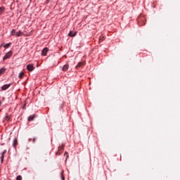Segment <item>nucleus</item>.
<instances>
[{
	"label": "nucleus",
	"mask_w": 180,
	"mask_h": 180,
	"mask_svg": "<svg viewBox=\"0 0 180 180\" xmlns=\"http://www.w3.org/2000/svg\"><path fill=\"white\" fill-rule=\"evenodd\" d=\"M12 54H13L12 51H8L3 58V60L5 61V60H8V58H11V57H12Z\"/></svg>",
	"instance_id": "f257e3e1"
},
{
	"label": "nucleus",
	"mask_w": 180,
	"mask_h": 180,
	"mask_svg": "<svg viewBox=\"0 0 180 180\" xmlns=\"http://www.w3.org/2000/svg\"><path fill=\"white\" fill-rule=\"evenodd\" d=\"M64 151V145L58 147V150L56 152V155H60Z\"/></svg>",
	"instance_id": "f03ea898"
},
{
	"label": "nucleus",
	"mask_w": 180,
	"mask_h": 180,
	"mask_svg": "<svg viewBox=\"0 0 180 180\" xmlns=\"http://www.w3.org/2000/svg\"><path fill=\"white\" fill-rule=\"evenodd\" d=\"M27 70H28V71L30 72H32L34 70V67L33 66V65H27Z\"/></svg>",
	"instance_id": "7ed1b4c3"
},
{
	"label": "nucleus",
	"mask_w": 180,
	"mask_h": 180,
	"mask_svg": "<svg viewBox=\"0 0 180 180\" xmlns=\"http://www.w3.org/2000/svg\"><path fill=\"white\" fill-rule=\"evenodd\" d=\"M70 68V65L68 64L64 65L62 68V71H68V69Z\"/></svg>",
	"instance_id": "20e7f679"
},
{
	"label": "nucleus",
	"mask_w": 180,
	"mask_h": 180,
	"mask_svg": "<svg viewBox=\"0 0 180 180\" xmlns=\"http://www.w3.org/2000/svg\"><path fill=\"white\" fill-rule=\"evenodd\" d=\"M49 51V48H44L41 51L42 56H47V53Z\"/></svg>",
	"instance_id": "39448f33"
},
{
	"label": "nucleus",
	"mask_w": 180,
	"mask_h": 180,
	"mask_svg": "<svg viewBox=\"0 0 180 180\" xmlns=\"http://www.w3.org/2000/svg\"><path fill=\"white\" fill-rule=\"evenodd\" d=\"M6 154V150H4L3 153L1 154L0 159H1V162H4V157Z\"/></svg>",
	"instance_id": "423d86ee"
},
{
	"label": "nucleus",
	"mask_w": 180,
	"mask_h": 180,
	"mask_svg": "<svg viewBox=\"0 0 180 180\" xmlns=\"http://www.w3.org/2000/svg\"><path fill=\"white\" fill-rule=\"evenodd\" d=\"M68 36H70V37H75V36H77V32H72V31H70Z\"/></svg>",
	"instance_id": "0eeeda50"
},
{
	"label": "nucleus",
	"mask_w": 180,
	"mask_h": 180,
	"mask_svg": "<svg viewBox=\"0 0 180 180\" xmlns=\"http://www.w3.org/2000/svg\"><path fill=\"white\" fill-rule=\"evenodd\" d=\"M9 86H11V84H5L1 87V91H6V89H8V88H9Z\"/></svg>",
	"instance_id": "6e6552de"
},
{
	"label": "nucleus",
	"mask_w": 180,
	"mask_h": 180,
	"mask_svg": "<svg viewBox=\"0 0 180 180\" xmlns=\"http://www.w3.org/2000/svg\"><path fill=\"white\" fill-rule=\"evenodd\" d=\"M140 20H142V21H143V23H142V24L140 23ZM139 23L140 25H144V24L146 23L145 18H142V19H141V18H139Z\"/></svg>",
	"instance_id": "1a4fd4ad"
},
{
	"label": "nucleus",
	"mask_w": 180,
	"mask_h": 180,
	"mask_svg": "<svg viewBox=\"0 0 180 180\" xmlns=\"http://www.w3.org/2000/svg\"><path fill=\"white\" fill-rule=\"evenodd\" d=\"M6 71V69L4 68H2L1 69H0V75H2V74H4Z\"/></svg>",
	"instance_id": "9d476101"
},
{
	"label": "nucleus",
	"mask_w": 180,
	"mask_h": 180,
	"mask_svg": "<svg viewBox=\"0 0 180 180\" xmlns=\"http://www.w3.org/2000/svg\"><path fill=\"white\" fill-rule=\"evenodd\" d=\"M22 34H23V33L21 31H19V32H16L15 36L17 37H20V36H22Z\"/></svg>",
	"instance_id": "9b49d317"
},
{
	"label": "nucleus",
	"mask_w": 180,
	"mask_h": 180,
	"mask_svg": "<svg viewBox=\"0 0 180 180\" xmlns=\"http://www.w3.org/2000/svg\"><path fill=\"white\" fill-rule=\"evenodd\" d=\"M24 76H25V73H24L23 72H21L19 74L18 77L20 78V79H22Z\"/></svg>",
	"instance_id": "f8f14e48"
},
{
	"label": "nucleus",
	"mask_w": 180,
	"mask_h": 180,
	"mask_svg": "<svg viewBox=\"0 0 180 180\" xmlns=\"http://www.w3.org/2000/svg\"><path fill=\"white\" fill-rule=\"evenodd\" d=\"M13 147H16V146H18V139H15L13 140Z\"/></svg>",
	"instance_id": "ddd939ff"
},
{
	"label": "nucleus",
	"mask_w": 180,
	"mask_h": 180,
	"mask_svg": "<svg viewBox=\"0 0 180 180\" xmlns=\"http://www.w3.org/2000/svg\"><path fill=\"white\" fill-rule=\"evenodd\" d=\"M5 12V7H0V15H2Z\"/></svg>",
	"instance_id": "4468645a"
},
{
	"label": "nucleus",
	"mask_w": 180,
	"mask_h": 180,
	"mask_svg": "<svg viewBox=\"0 0 180 180\" xmlns=\"http://www.w3.org/2000/svg\"><path fill=\"white\" fill-rule=\"evenodd\" d=\"M34 115H30V116L28 117L29 122H32V120H34Z\"/></svg>",
	"instance_id": "2eb2a0df"
},
{
	"label": "nucleus",
	"mask_w": 180,
	"mask_h": 180,
	"mask_svg": "<svg viewBox=\"0 0 180 180\" xmlns=\"http://www.w3.org/2000/svg\"><path fill=\"white\" fill-rule=\"evenodd\" d=\"M11 36H16V30H13L11 31Z\"/></svg>",
	"instance_id": "dca6fc26"
},
{
	"label": "nucleus",
	"mask_w": 180,
	"mask_h": 180,
	"mask_svg": "<svg viewBox=\"0 0 180 180\" xmlns=\"http://www.w3.org/2000/svg\"><path fill=\"white\" fill-rule=\"evenodd\" d=\"M82 65H84L83 63H79L78 65L76 67H77V68H78L79 67H82Z\"/></svg>",
	"instance_id": "f3484780"
},
{
	"label": "nucleus",
	"mask_w": 180,
	"mask_h": 180,
	"mask_svg": "<svg viewBox=\"0 0 180 180\" xmlns=\"http://www.w3.org/2000/svg\"><path fill=\"white\" fill-rule=\"evenodd\" d=\"M10 46H11V43H8V44H6V45L4 46V48H5V49H9Z\"/></svg>",
	"instance_id": "a211bd4d"
},
{
	"label": "nucleus",
	"mask_w": 180,
	"mask_h": 180,
	"mask_svg": "<svg viewBox=\"0 0 180 180\" xmlns=\"http://www.w3.org/2000/svg\"><path fill=\"white\" fill-rule=\"evenodd\" d=\"M64 157H66V160L68 159V152H65Z\"/></svg>",
	"instance_id": "6ab92c4d"
},
{
	"label": "nucleus",
	"mask_w": 180,
	"mask_h": 180,
	"mask_svg": "<svg viewBox=\"0 0 180 180\" xmlns=\"http://www.w3.org/2000/svg\"><path fill=\"white\" fill-rule=\"evenodd\" d=\"M16 180H22V176H18Z\"/></svg>",
	"instance_id": "aec40b11"
},
{
	"label": "nucleus",
	"mask_w": 180,
	"mask_h": 180,
	"mask_svg": "<svg viewBox=\"0 0 180 180\" xmlns=\"http://www.w3.org/2000/svg\"><path fill=\"white\" fill-rule=\"evenodd\" d=\"M62 179L65 180L64 176L63 175V173H61Z\"/></svg>",
	"instance_id": "412c9836"
},
{
	"label": "nucleus",
	"mask_w": 180,
	"mask_h": 180,
	"mask_svg": "<svg viewBox=\"0 0 180 180\" xmlns=\"http://www.w3.org/2000/svg\"><path fill=\"white\" fill-rule=\"evenodd\" d=\"M25 107H26V104L24 105V106L22 107V109H25Z\"/></svg>",
	"instance_id": "4be33fe9"
},
{
	"label": "nucleus",
	"mask_w": 180,
	"mask_h": 180,
	"mask_svg": "<svg viewBox=\"0 0 180 180\" xmlns=\"http://www.w3.org/2000/svg\"><path fill=\"white\" fill-rule=\"evenodd\" d=\"M6 120H9V117H6Z\"/></svg>",
	"instance_id": "5701e85b"
},
{
	"label": "nucleus",
	"mask_w": 180,
	"mask_h": 180,
	"mask_svg": "<svg viewBox=\"0 0 180 180\" xmlns=\"http://www.w3.org/2000/svg\"><path fill=\"white\" fill-rule=\"evenodd\" d=\"M1 103H2L0 102V106H1Z\"/></svg>",
	"instance_id": "b1692460"
},
{
	"label": "nucleus",
	"mask_w": 180,
	"mask_h": 180,
	"mask_svg": "<svg viewBox=\"0 0 180 180\" xmlns=\"http://www.w3.org/2000/svg\"><path fill=\"white\" fill-rule=\"evenodd\" d=\"M34 140H36L35 139H33V141H34Z\"/></svg>",
	"instance_id": "393cba45"
}]
</instances>
